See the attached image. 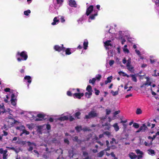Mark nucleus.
<instances>
[{
	"label": "nucleus",
	"mask_w": 159,
	"mask_h": 159,
	"mask_svg": "<svg viewBox=\"0 0 159 159\" xmlns=\"http://www.w3.org/2000/svg\"><path fill=\"white\" fill-rule=\"evenodd\" d=\"M112 79V77L111 76L107 77V80H106L105 82V84H107L108 83L111 82V80Z\"/></svg>",
	"instance_id": "22"
},
{
	"label": "nucleus",
	"mask_w": 159,
	"mask_h": 159,
	"mask_svg": "<svg viewBox=\"0 0 159 159\" xmlns=\"http://www.w3.org/2000/svg\"><path fill=\"white\" fill-rule=\"evenodd\" d=\"M135 51L136 52V53L139 56H140V55H141L140 52V51H139L137 49H136L135 50Z\"/></svg>",
	"instance_id": "51"
},
{
	"label": "nucleus",
	"mask_w": 159,
	"mask_h": 159,
	"mask_svg": "<svg viewBox=\"0 0 159 159\" xmlns=\"http://www.w3.org/2000/svg\"><path fill=\"white\" fill-rule=\"evenodd\" d=\"M111 93L113 96H115L118 94V90L114 92L113 90H111Z\"/></svg>",
	"instance_id": "29"
},
{
	"label": "nucleus",
	"mask_w": 159,
	"mask_h": 159,
	"mask_svg": "<svg viewBox=\"0 0 159 159\" xmlns=\"http://www.w3.org/2000/svg\"><path fill=\"white\" fill-rule=\"evenodd\" d=\"M59 16H57L55 17L53 20V22L52 23L51 25H54L58 24L59 22Z\"/></svg>",
	"instance_id": "10"
},
{
	"label": "nucleus",
	"mask_w": 159,
	"mask_h": 159,
	"mask_svg": "<svg viewBox=\"0 0 159 159\" xmlns=\"http://www.w3.org/2000/svg\"><path fill=\"white\" fill-rule=\"evenodd\" d=\"M16 99L15 98V95L14 94H12L11 96V99L13 100Z\"/></svg>",
	"instance_id": "63"
},
{
	"label": "nucleus",
	"mask_w": 159,
	"mask_h": 159,
	"mask_svg": "<svg viewBox=\"0 0 159 159\" xmlns=\"http://www.w3.org/2000/svg\"><path fill=\"white\" fill-rule=\"evenodd\" d=\"M133 126L135 128H138L139 127V125L137 123H133Z\"/></svg>",
	"instance_id": "35"
},
{
	"label": "nucleus",
	"mask_w": 159,
	"mask_h": 159,
	"mask_svg": "<svg viewBox=\"0 0 159 159\" xmlns=\"http://www.w3.org/2000/svg\"><path fill=\"white\" fill-rule=\"evenodd\" d=\"M67 95L68 96H71V92L70 91H68L67 93Z\"/></svg>",
	"instance_id": "61"
},
{
	"label": "nucleus",
	"mask_w": 159,
	"mask_h": 159,
	"mask_svg": "<svg viewBox=\"0 0 159 159\" xmlns=\"http://www.w3.org/2000/svg\"><path fill=\"white\" fill-rule=\"evenodd\" d=\"M11 101L12 105H13V106H15L16 104V99H14L13 100L11 99Z\"/></svg>",
	"instance_id": "34"
},
{
	"label": "nucleus",
	"mask_w": 159,
	"mask_h": 159,
	"mask_svg": "<svg viewBox=\"0 0 159 159\" xmlns=\"http://www.w3.org/2000/svg\"><path fill=\"white\" fill-rule=\"evenodd\" d=\"M73 155V152L69 151V156L70 157H72Z\"/></svg>",
	"instance_id": "52"
},
{
	"label": "nucleus",
	"mask_w": 159,
	"mask_h": 159,
	"mask_svg": "<svg viewBox=\"0 0 159 159\" xmlns=\"http://www.w3.org/2000/svg\"><path fill=\"white\" fill-rule=\"evenodd\" d=\"M136 113L137 114H140L142 113V111L140 109H138L136 110Z\"/></svg>",
	"instance_id": "42"
},
{
	"label": "nucleus",
	"mask_w": 159,
	"mask_h": 159,
	"mask_svg": "<svg viewBox=\"0 0 159 159\" xmlns=\"http://www.w3.org/2000/svg\"><path fill=\"white\" fill-rule=\"evenodd\" d=\"M75 129L77 131L79 132L82 129L81 127V126H78L75 127Z\"/></svg>",
	"instance_id": "39"
},
{
	"label": "nucleus",
	"mask_w": 159,
	"mask_h": 159,
	"mask_svg": "<svg viewBox=\"0 0 159 159\" xmlns=\"http://www.w3.org/2000/svg\"><path fill=\"white\" fill-rule=\"evenodd\" d=\"M64 51L65 52L66 54V55H70L72 53L70 49L69 48H67L65 50H64Z\"/></svg>",
	"instance_id": "23"
},
{
	"label": "nucleus",
	"mask_w": 159,
	"mask_h": 159,
	"mask_svg": "<svg viewBox=\"0 0 159 159\" xmlns=\"http://www.w3.org/2000/svg\"><path fill=\"white\" fill-rule=\"evenodd\" d=\"M7 148H9L10 149L16 152H18L14 148V147H7Z\"/></svg>",
	"instance_id": "46"
},
{
	"label": "nucleus",
	"mask_w": 159,
	"mask_h": 159,
	"mask_svg": "<svg viewBox=\"0 0 159 159\" xmlns=\"http://www.w3.org/2000/svg\"><path fill=\"white\" fill-rule=\"evenodd\" d=\"M80 115V113L79 112H76L75 114V116L77 117V118H79L78 116Z\"/></svg>",
	"instance_id": "44"
},
{
	"label": "nucleus",
	"mask_w": 159,
	"mask_h": 159,
	"mask_svg": "<svg viewBox=\"0 0 159 159\" xmlns=\"http://www.w3.org/2000/svg\"><path fill=\"white\" fill-rule=\"evenodd\" d=\"M30 11L29 10H28L27 11H25L24 12V14L26 16H28L29 15V14H30Z\"/></svg>",
	"instance_id": "36"
},
{
	"label": "nucleus",
	"mask_w": 159,
	"mask_h": 159,
	"mask_svg": "<svg viewBox=\"0 0 159 159\" xmlns=\"http://www.w3.org/2000/svg\"><path fill=\"white\" fill-rule=\"evenodd\" d=\"M93 6H90L87 9L86 11V14L87 16H88L93 11Z\"/></svg>",
	"instance_id": "13"
},
{
	"label": "nucleus",
	"mask_w": 159,
	"mask_h": 159,
	"mask_svg": "<svg viewBox=\"0 0 159 159\" xmlns=\"http://www.w3.org/2000/svg\"><path fill=\"white\" fill-rule=\"evenodd\" d=\"M54 49L59 52L61 51H64V48H63V45H62L61 46L58 45H56L54 47Z\"/></svg>",
	"instance_id": "9"
},
{
	"label": "nucleus",
	"mask_w": 159,
	"mask_h": 159,
	"mask_svg": "<svg viewBox=\"0 0 159 159\" xmlns=\"http://www.w3.org/2000/svg\"><path fill=\"white\" fill-rule=\"evenodd\" d=\"M129 156L131 159H134L137 157V156L132 152H130L129 154Z\"/></svg>",
	"instance_id": "16"
},
{
	"label": "nucleus",
	"mask_w": 159,
	"mask_h": 159,
	"mask_svg": "<svg viewBox=\"0 0 159 159\" xmlns=\"http://www.w3.org/2000/svg\"><path fill=\"white\" fill-rule=\"evenodd\" d=\"M64 141L65 143H67V144H68L69 143V141L67 139H65L64 140Z\"/></svg>",
	"instance_id": "64"
},
{
	"label": "nucleus",
	"mask_w": 159,
	"mask_h": 159,
	"mask_svg": "<svg viewBox=\"0 0 159 159\" xmlns=\"http://www.w3.org/2000/svg\"><path fill=\"white\" fill-rule=\"evenodd\" d=\"M152 1L155 2L156 5L158 6L159 5V0H152Z\"/></svg>",
	"instance_id": "40"
},
{
	"label": "nucleus",
	"mask_w": 159,
	"mask_h": 159,
	"mask_svg": "<svg viewBox=\"0 0 159 159\" xmlns=\"http://www.w3.org/2000/svg\"><path fill=\"white\" fill-rule=\"evenodd\" d=\"M59 16V19H60L61 21V23H64L65 22V20L64 17L62 16Z\"/></svg>",
	"instance_id": "31"
},
{
	"label": "nucleus",
	"mask_w": 159,
	"mask_h": 159,
	"mask_svg": "<svg viewBox=\"0 0 159 159\" xmlns=\"http://www.w3.org/2000/svg\"><path fill=\"white\" fill-rule=\"evenodd\" d=\"M7 150H3V149H0V153L3 154V159H6L7 155Z\"/></svg>",
	"instance_id": "8"
},
{
	"label": "nucleus",
	"mask_w": 159,
	"mask_h": 159,
	"mask_svg": "<svg viewBox=\"0 0 159 159\" xmlns=\"http://www.w3.org/2000/svg\"><path fill=\"white\" fill-rule=\"evenodd\" d=\"M123 63L125 64L126 62V59L125 58H124L122 61Z\"/></svg>",
	"instance_id": "59"
},
{
	"label": "nucleus",
	"mask_w": 159,
	"mask_h": 159,
	"mask_svg": "<svg viewBox=\"0 0 159 159\" xmlns=\"http://www.w3.org/2000/svg\"><path fill=\"white\" fill-rule=\"evenodd\" d=\"M114 63V61L113 60H110L109 62V64L110 66H111Z\"/></svg>",
	"instance_id": "48"
},
{
	"label": "nucleus",
	"mask_w": 159,
	"mask_h": 159,
	"mask_svg": "<svg viewBox=\"0 0 159 159\" xmlns=\"http://www.w3.org/2000/svg\"><path fill=\"white\" fill-rule=\"evenodd\" d=\"M127 45H125L122 48L123 51L125 54H128L129 53V51L127 48Z\"/></svg>",
	"instance_id": "15"
},
{
	"label": "nucleus",
	"mask_w": 159,
	"mask_h": 159,
	"mask_svg": "<svg viewBox=\"0 0 159 159\" xmlns=\"http://www.w3.org/2000/svg\"><path fill=\"white\" fill-rule=\"evenodd\" d=\"M23 131V133H24V134H25L26 135H28L30 134V132L29 131H27L25 129Z\"/></svg>",
	"instance_id": "49"
},
{
	"label": "nucleus",
	"mask_w": 159,
	"mask_h": 159,
	"mask_svg": "<svg viewBox=\"0 0 159 159\" xmlns=\"http://www.w3.org/2000/svg\"><path fill=\"white\" fill-rule=\"evenodd\" d=\"M86 90L88 92H92V89L90 85H89L87 86L86 88Z\"/></svg>",
	"instance_id": "32"
},
{
	"label": "nucleus",
	"mask_w": 159,
	"mask_h": 159,
	"mask_svg": "<svg viewBox=\"0 0 159 159\" xmlns=\"http://www.w3.org/2000/svg\"><path fill=\"white\" fill-rule=\"evenodd\" d=\"M83 20V17H81L78 20V21L79 24L81 23L82 21Z\"/></svg>",
	"instance_id": "50"
},
{
	"label": "nucleus",
	"mask_w": 159,
	"mask_h": 159,
	"mask_svg": "<svg viewBox=\"0 0 159 159\" xmlns=\"http://www.w3.org/2000/svg\"><path fill=\"white\" fill-rule=\"evenodd\" d=\"M2 111H0V115H1L2 113H4V112L7 111H5L4 109H2Z\"/></svg>",
	"instance_id": "57"
},
{
	"label": "nucleus",
	"mask_w": 159,
	"mask_h": 159,
	"mask_svg": "<svg viewBox=\"0 0 159 159\" xmlns=\"http://www.w3.org/2000/svg\"><path fill=\"white\" fill-rule=\"evenodd\" d=\"M96 81L95 78H93L92 80H89V83H90L94 84Z\"/></svg>",
	"instance_id": "38"
},
{
	"label": "nucleus",
	"mask_w": 159,
	"mask_h": 159,
	"mask_svg": "<svg viewBox=\"0 0 159 159\" xmlns=\"http://www.w3.org/2000/svg\"><path fill=\"white\" fill-rule=\"evenodd\" d=\"M144 143L145 146H149L150 145L152 144V142H151L150 144H149V143H148L146 142H145Z\"/></svg>",
	"instance_id": "56"
},
{
	"label": "nucleus",
	"mask_w": 159,
	"mask_h": 159,
	"mask_svg": "<svg viewBox=\"0 0 159 159\" xmlns=\"http://www.w3.org/2000/svg\"><path fill=\"white\" fill-rule=\"evenodd\" d=\"M38 117L39 118H43V116L41 114H39L37 115Z\"/></svg>",
	"instance_id": "62"
},
{
	"label": "nucleus",
	"mask_w": 159,
	"mask_h": 159,
	"mask_svg": "<svg viewBox=\"0 0 159 159\" xmlns=\"http://www.w3.org/2000/svg\"><path fill=\"white\" fill-rule=\"evenodd\" d=\"M4 105L3 103H2L1 104H0V109H4Z\"/></svg>",
	"instance_id": "58"
},
{
	"label": "nucleus",
	"mask_w": 159,
	"mask_h": 159,
	"mask_svg": "<svg viewBox=\"0 0 159 159\" xmlns=\"http://www.w3.org/2000/svg\"><path fill=\"white\" fill-rule=\"evenodd\" d=\"M118 73L120 75H122L123 76H125V74H126L125 73L122 71L119 72Z\"/></svg>",
	"instance_id": "47"
},
{
	"label": "nucleus",
	"mask_w": 159,
	"mask_h": 159,
	"mask_svg": "<svg viewBox=\"0 0 159 159\" xmlns=\"http://www.w3.org/2000/svg\"><path fill=\"white\" fill-rule=\"evenodd\" d=\"M19 55H20L21 57L23 58L24 60H26L28 57L26 52L23 51L20 53L19 52H18L16 54V57H17V60L19 61H20L22 60V59L18 57V56Z\"/></svg>",
	"instance_id": "1"
},
{
	"label": "nucleus",
	"mask_w": 159,
	"mask_h": 159,
	"mask_svg": "<svg viewBox=\"0 0 159 159\" xmlns=\"http://www.w3.org/2000/svg\"><path fill=\"white\" fill-rule=\"evenodd\" d=\"M92 95V93L91 92H87L85 93V95L86 97L88 98H89Z\"/></svg>",
	"instance_id": "27"
},
{
	"label": "nucleus",
	"mask_w": 159,
	"mask_h": 159,
	"mask_svg": "<svg viewBox=\"0 0 159 159\" xmlns=\"http://www.w3.org/2000/svg\"><path fill=\"white\" fill-rule=\"evenodd\" d=\"M88 42L87 40L85 39L84 40L83 45L84 48V49H86L88 46Z\"/></svg>",
	"instance_id": "20"
},
{
	"label": "nucleus",
	"mask_w": 159,
	"mask_h": 159,
	"mask_svg": "<svg viewBox=\"0 0 159 159\" xmlns=\"http://www.w3.org/2000/svg\"><path fill=\"white\" fill-rule=\"evenodd\" d=\"M69 119L68 116H63L59 117L58 119L61 121L67 120Z\"/></svg>",
	"instance_id": "18"
},
{
	"label": "nucleus",
	"mask_w": 159,
	"mask_h": 159,
	"mask_svg": "<svg viewBox=\"0 0 159 159\" xmlns=\"http://www.w3.org/2000/svg\"><path fill=\"white\" fill-rule=\"evenodd\" d=\"M104 134L108 136L109 137H110L111 136L110 132L108 131L105 132L104 133Z\"/></svg>",
	"instance_id": "41"
},
{
	"label": "nucleus",
	"mask_w": 159,
	"mask_h": 159,
	"mask_svg": "<svg viewBox=\"0 0 159 159\" xmlns=\"http://www.w3.org/2000/svg\"><path fill=\"white\" fill-rule=\"evenodd\" d=\"M148 153L150 155L154 154L155 153L154 151L152 149H149L148 150Z\"/></svg>",
	"instance_id": "33"
},
{
	"label": "nucleus",
	"mask_w": 159,
	"mask_h": 159,
	"mask_svg": "<svg viewBox=\"0 0 159 159\" xmlns=\"http://www.w3.org/2000/svg\"><path fill=\"white\" fill-rule=\"evenodd\" d=\"M28 144L30 146L29 148V151H32L34 148L35 147V145L34 143H31L30 142H27Z\"/></svg>",
	"instance_id": "12"
},
{
	"label": "nucleus",
	"mask_w": 159,
	"mask_h": 159,
	"mask_svg": "<svg viewBox=\"0 0 159 159\" xmlns=\"http://www.w3.org/2000/svg\"><path fill=\"white\" fill-rule=\"evenodd\" d=\"M28 117L29 118H32L33 117V115L31 114V113L30 112H28L27 114Z\"/></svg>",
	"instance_id": "37"
},
{
	"label": "nucleus",
	"mask_w": 159,
	"mask_h": 159,
	"mask_svg": "<svg viewBox=\"0 0 159 159\" xmlns=\"http://www.w3.org/2000/svg\"><path fill=\"white\" fill-rule=\"evenodd\" d=\"M123 32L122 31H120L119 32V35H120L119 38V39H121V43L122 44H124L126 40L124 38V34L123 33Z\"/></svg>",
	"instance_id": "4"
},
{
	"label": "nucleus",
	"mask_w": 159,
	"mask_h": 159,
	"mask_svg": "<svg viewBox=\"0 0 159 159\" xmlns=\"http://www.w3.org/2000/svg\"><path fill=\"white\" fill-rule=\"evenodd\" d=\"M112 126L114 128L115 130L117 132L119 130V127L117 123H115Z\"/></svg>",
	"instance_id": "17"
},
{
	"label": "nucleus",
	"mask_w": 159,
	"mask_h": 159,
	"mask_svg": "<svg viewBox=\"0 0 159 159\" xmlns=\"http://www.w3.org/2000/svg\"><path fill=\"white\" fill-rule=\"evenodd\" d=\"M120 111H115L114 113V116H115V115L118 114L119 113H120Z\"/></svg>",
	"instance_id": "55"
},
{
	"label": "nucleus",
	"mask_w": 159,
	"mask_h": 159,
	"mask_svg": "<svg viewBox=\"0 0 159 159\" xmlns=\"http://www.w3.org/2000/svg\"><path fill=\"white\" fill-rule=\"evenodd\" d=\"M24 79L27 80L28 82L30 83L31 82V78L29 76H26L24 77Z\"/></svg>",
	"instance_id": "25"
},
{
	"label": "nucleus",
	"mask_w": 159,
	"mask_h": 159,
	"mask_svg": "<svg viewBox=\"0 0 159 159\" xmlns=\"http://www.w3.org/2000/svg\"><path fill=\"white\" fill-rule=\"evenodd\" d=\"M96 78L98 80H99L101 78V75H98L96 76Z\"/></svg>",
	"instance_id": "53"
},
{
	"label": "nucleus",
	"mask_w": 159,
	"mask_h": 159,
	"mask_svg": "<svg viewBox=\"0 0 159 159\" xmlns=\"http://www.w3.org/2000/svg\"><path fill=\"white\" fill-rule=\"evenodd\" d=\"M96 116H97L96 113L95 112L92 111L90 112L88 115H86L85 117L87 119Z\"/></svg>",
	"instance_id": "6"
},
{
	"label": "nucleus",
	"mask_w": 159,
	"mask_h": 159,
	"mask_svg": "<svg viewBox=\"0 0 159 159\" xmlns=\"http://www.w3.org/2000/svg\"><path fill=\"white\" fill-rule=\"evenodd\" d=\"M97 12L95 13V14H93V15H91L90 17L89 18V22H91L90 20H94V17L95 16H96L97 15Z\"/></svg>",
	"instance_id": "21"
},
{
	"label": "nucleus",
	"mask_w": 159,
	"mask_h": 159,
	"mask_svg": "<svg viewBox=\"0 0 159 159\" xmlns=\"http://www.w3.org/2000/svg\"><path fill=\"white\" fill-rule=\"evenodd\" d=\"M16 129L17 130L22 131L25 129V127L24 125H21L19 126L16 127Z\"/></svg>",
	"instance_id": "19"
},
{
	"label": "nucleus",
	"mask_w": 159,
	"mask_h": 159,
	"mask_svg": "<svg viewBox=\"0 0 159 159\" xmlns=\"http://www.w3.org/2000/svg\"><path fill=\"white\" fill-rule=\"evenodd\" d=\"M136 153L138 155L137 159H140L142 158L143 157V152L141 151L139 149H137L135 150Z\"/></svg>",
	"instance_id": "5"
},
{
	"label": "nucleus",
	"mask_w": 159,
	"mask_h": 159,
	"mask_svg": "<svg viewBox=\"0 0 159 159\" xmlns=\"http://www.w3.org/2000/svg\"><path fill=\"white\" fill-rule=\"evenodd\" d=\"M84 95L83 93H75L73 94V96L75 98L80 99Z\"/></svg>",
	"instance_id": "7"
},
{
	"label": "nucleus",
	"mask_w": 159,
	"mask_h": 159,
	"mask_svg": "<svg viewBox=\"0 0 159 159\" xmlns=\"http://www.w3.org/2000/svg\"><path fill=\"white\" fill-rule=\"evenodd\" d=\"M145 79H146V81L141 85L140 88H141L145 89L148 86L150 85L151 84V82L150 81V78L148 77H146Z\"/></svg>",
	"instance_id": "2"
},
{
	"label": "nucleus",
	"mask_w": 159,
	"mask_h": 159,
	"mask_svg": "<svg viewBox=\"0 0 159 159\" xmlns=\"http://www.w3.org/2000/svg\"><path fill=\"white\" fill-rule=\"evenodd\" d=\"M105 48L107 49L111 48L112 47V44L111 40H107L104 43Z\"/></svg>",
	"instance_id": "3"
},
{
	"label": "nucleus",
	"mask_w": 159,
	"mask_h": 159,
	"mask_svg": "<svg viewBox=\"0 0 159 159\" xmlns=\"http://www.w3.org/2000/svg\"><path fill=\"white\" fill-rule=\"evenodd\" d=\"M104 154V151H102L100 152L97 154L98 157H102Z\"/></svg>",
	"instance_id": "28"
},
{
	"label": "nucleus",
	"mask_w": 159,
	"mask_h": 159,
	"mask_svg": "<svg viewBox=\"0 0 159 159\" xmlns=\"http://www.w3.org/2000/svg\"><path fill=\"white\" fill-rule=\"evenodd\" d=\"M69 120L70 121H72L74 120V118L71 116H68Z\"/></svg>",
	"instance_id": "54"
},
{
	"label": "nucleus",
	"mask_w": 159,
	"mask_h": 159,
	"mask_svg": "<svg viewBox=\"0 0 159 159\" xmlns=\"http://www.w3.org/2000/svg\"><path fill=\"white\" fill-rule=\"evenodd\" d=\"M130 76L132 77V80L133 81L135 82H137V80L136 75H130Z\"/></svg>",
	"instance_id": "24"
},
{
	"label": "nucleus",
	"mask_w": 159,
	"mask_h": 159,
	"mask_svg": "<svg viewBox=\"0 0 159 159\" xmlns=\"http://www.w3.org/2000/svg\"><path fill=\"white\" fill-rule=\"evenodd\" d=\"M69 4L71 7H76V4L74 0H68Z\"/></svg>",
	"instance_id": "14"
},
{
	"label": "nucleus",
	"mask_w": 159,
	"mask_h": 159,
	"mask_svg": "<svg viewBox=\"0 0 159 159\" xmlns=\"http://www.w3.org/2000/svg\"><path fill=\"white\" fill-rule=\"evenodd\" d=\"M127 67L128 70L130 71V72H133L134 71V67L132 66L131 65H130L129 66H128Z\"/></svg>",
	"instance_id": "30"
},
{
	"label": "nucleus",
	"mask_w": 159,
	"mask_h": 159,
	"mask_svg": "<svg viewBox=\"0 0 159 159\" xmlns=\"http://www.w3.org/2000/svg\"><path fill=\"white\" fill-rule=\"evenodd\" d=\"M10 89L9 88H6L4 89V91L6 92H9Z\"/></svg>",
	"instance_id": "60"
},
{
	"label": "nucleus",
	"mask_w": 159,
	"mask_h": 159,
	"mask_svg": "<svg viewBox=\"0 0 159 159\" xmlns=\"http://www.w3.org/2000/svg\"><path fill=\"white\" fill-rule=\"evenodd\" d=\"M106 114L107 115H108L111 112V110L110 109H106Z\"/></svg>",
	"instance_id": "45"
},
{
	"label": "nucleus",
	"mask_w": 159,
	"mask_h": 159,
	"mask_svg": "<svg viewBox=\"0 0 159 159\" xmlns=\"http://www.w3.org/2000/svg\"><path fill=\"white\" fill-rule=\"evenodd\" d=\"M47 128V129L48 130L50 128V126L49 125H44L42 126H39V131L41 132L42 130V129H43Z\"/></svg>",
	"instance_id": "11"
},
{
	"label": "nucleus",
	"mask_w": 159,
	"mask_h": 159,
	"mask_svg": "<svg viewBox=\"0 0 159 159\" xmlns=\"http://www.w3.org/2000/svg\"><path fill=\"white\" fill-rule=\"evenodd\" d=\"M63 2V0H57V4L61 5Z\"/></svg>",
	"instance_id": "43"
},
{
	"label": "nucleus",
	"mask_w": 159,
	"mask_h": 159,
	"mask_svg": "<svg viewBox=\"0 0 159 159\" xmlns=\"http://www.w3.org/2000/svg\"><path fill=\"white\" fill-rule=\"evenodd\" d=\"M139 128L141 131H144L147 129V127L145 124H143Z\"/></svg>",
	"instance_id": "26"
}]
</instances>
